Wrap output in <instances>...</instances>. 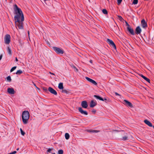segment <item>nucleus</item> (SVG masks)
Returning <instances> with one entry per match:
<instances>
[{
    "mask_svg": "<svg viewBox=\"0 0 154 154\" xmlns=\"http://www.w3.org/2000/svg\"><path fill=\"white\" fill-rule=\"evenodd\" d=\"M7 51L8 52V54L9 55H12V53H11V51L9 47H8Z\"/></svg>",
    "mask_w": 154,
    "mask_h": 154,
    "instance_id": "obj_20",
    "label": "nucleus"
},
{
    "mask_svg": "<svg viewBox=\"0 0 154 154\" xmlns=\"http://www.w3.org/2000/svg\"><path fill=\"white\" fill-rule=\"evenodd\" d=\"M6 1H7V0H5Z\"/></svg>",
    "mask_w": 154,
    "mask_h": 154,
    "instance_id": "obj_52",
    "label": "nucleus"
},
{
    "mask_svg": "<svg viewBox=\"0 0 154 154\" xmlns=\"http://www.w3.org/2000/svg\"><path fill=\"white\" fill-rule=\"evenodd\" d=\"M121 139L124 140H127L128 139V137L127 136H125L122 137V138Z\"/></svg>",
    "mask_w": 154,
    "mask_h": 154,
    "instance_id": "obj_25",
    "label": "nucleus"
},
{
    "mask_svg": "<svg viewBox=\"0 0 154 154\" xmlns=\"http://www.w3.org/2000/svg\"><path fill=\"white\" fill-rule=\"evenodd\" d=\"M49 73H50V74H51V75H55V74H54V73H52V72H49Z\"/></svg>",
    "mask_w": 154,
    "mask_h": 154,
    "instance_id": "obj_42",
    "label": "nucleus"
},
{
    "mask_svg": "<svg viewBox=\"0 0 154 154\" xmlns=\"http://www.w3.org/2000/svg\"><path fill=\"white\" fill-rule=\"evenodd\" d=\"M2 55H0V60H1V59L2 58Z\"/></svg>",
    "mask_w": 154,
    "mask_h": 154,
    "instance_id": "obj_41",
    "label": "nucleus"
},
{
    "mask_svg": "<svg viewBox=\"0 0 154 154\" xmlns=\"http://www.w3.org/2000/svg\"><path fill=\"white\" fill-rule=\"evenodd\" d=\"M142 31V30L140 26H137L136 28L135 31V34L137 35L140 34Z\"/></svg>",
    "mask_w": 154,
    "mask_h": 154,
    "instance_id": "obj_10",
    "label": "nucleus"
},
{
    "mask_svg": "<svg viewBox=\"0 0 154 154\" xmlns=\"http://www.w3.org/2000/svg\"><path fill=\"white\" fill-rule=\"evenodd\" d=\"M144 123L150 127H152V124L147 119H145L144 121Z\"/></svg>",
    "mask_w": 154,
    "mask_h": 154,
    "instance_id": "obj_16",
    "label": "nucleus"
},
{
    "mask_svg": "<svg viewBox=\"0 0 154 154\" xmlns=\"http://www.w3.org/2000/svg\"><path fill=\"white\" fill-rule=\"evenodd\" d=\"M44 90H45V91H47V89H44Z\"/></svg>",
    "mask_w": 154,
    "mask_h": 154,
    "instance_id": "obj_46",
    "label": "nucleus"
},
{
    "mask_svg": "<svg viewBox=\"0 0 154 154\" xmlns=\"http://www.w3.org/2000/svg\"><path fill=\"white\" fill-rule=\"evenodd\" d=\"M104 101H105V102H106V101L107 100V99L106 98H105L104 99H103Z\"/></svg>",
    "mask_w": 154,
    "mask_h": 154,
    "instance_id": "obj_43",
    "label": "nucleus"
},
{
    "mask_svg": "<svg viewBox=\"0 0 154 154\" xmlns=\"http://www.w3.org/2000/svg\"><path fill=\"white\" fill-rule=\"evenodd\" d=\"M123 103L127 106L130 107L131 108L133 107V106L132 104L128 100H124L123 101Z\"/></svg>",
    "mask_w": 154,
    "mask_h": 154,
    "instance_id": "obj_9",
    "label": "nucleus"
},
{
    "mask_svg": "<svg viewBox=\"0 0 154 154\" xmlns=\"http://www.w3.org/2000/svg\"><path fill=\"white\" fill-rule=\"evenodd\" d=\"M141 26L144 28L146 29L147 27V23L146 22L145 20L144 19H143L142 20L141 22Z\"/></svg>",
    "mask_w": 154,
    "mask_h": 154,
    "instance_id": "obj_7",
    "label": "nucleus"
},
{
    "mask_svg": "<svg viewBox=\"0 0 154 154\" xmlns=\"http://www.w3.org/2000/svg\"><path fill=\"white\" fill-rule=\"evenodd\" d=\"M81 106L84 108H87L88 106V104L87 102L84 100L82 102Z\"/></svg>",
    "mask_w": 154,
    "mask_h": 154,
    "instance_id": "obj_13",
    "label": "nucleus"
},
{
    "mask_svg": "<svg viewBox=\"0 0 154 154\" xmlns=\"http://www.w3.org/2000/svg\"><path fill=\"white\" fill-rule=\"evenodd\" d=\"M88 131L90 132L91 133H97L99 132V131L96 130H89Z\"/></svg>",
    "mask_w": 154,
    "mask_h": 154,
    "instance_id": "obj_21",
    "label": "nucleus"
},
{
    "mask_svg": "<svg viewBox=\"0 0 154 154\" xmlns=\"http://www.w3.org/2000/svg\"><path fill=\"white\" fill-rule=\"evenodd\" d=\"M19 148H17V150H19Z\"/></svg>",
    "mask_w": 154,
    "mask_h": 154,
    "instance_id": "obj_47",
    "label": "nucleus"
},
{
    "mask_svg": "<svg viewBox=\"0 0 154 154\" xmlns=\"http://www.w3.org/2000/svg\"><path fill=\"white\" fill-rule=\"evenodd\" d=\"M17 68V66H14L10 70V72H13L14 70L15 69H16Z\"/></svg>",
    "mask_w": 154,
    "mask_h": 154,
    "instance_id": "obj_30",
    "label": "nucleus"
},
{
    "mask_svg": "<svg viewBox=\"0 0 154 154\" xmlns=\"http://www.w3.org/2000/svg\"><path fill=\"white\" fill-rule=\"evenodd\" d=\"M52 149L50 148L48 149L47 151V152H50L52 150Z\"/></svg>",
    "mask_w": 154,
    "mask_h": 154,
    "instance_id": "obj_38",
    "label": "nucleus"
},
{
    "mask_svg": "<svg viewBox=\"0 0 154 154\" xmlns=\"http://www.w3.org/2000/svg\"><path fill=\"white\" fill-rule=\"evenodd\" d=\"M58 87L60 89H63V83H60L59 84Z\"/></svg>",
    "mask_w": 154,
    "mask_h": 154,
    "instance_id": "obj_19",
    "label": "nucleus"
},
{
    "mask_svg": "<svg viewBox=\"0 0 154 154\" xmlns=\"http://www.w3.org/2000/svg\"><path fill=\"white\" fill-rule=\"evenodd\" d=\"M91 83L93 84V85H97V83L94 80H93L91 82Z\"/></svg>",
    "mask_w": 154,
    "mask_h": 154,
    "instance_id": "obj_29",
    "label": "nucleus"
},
{
    "mask_svg": "<svg viewBox=\"0 0 154 154\" xmlns=\"http://www.w3.org/2000/svg\"><path fill=\"white\" fill-rule=\"evenodd\" d=\"M115 94L116 95L120 96V95L117 92H115Z\"/></svg>",
    "mask_w": 154,
    "mask_h": 154,
    "instance_id": "obj_40",
    "label": "nucleus"
},
{
    "mask_svg": "<svg viewBox=\"0 0 154 154\" xmlns=\"http://www.w3.org/2000/svg\"><path fill=\"white\" fill-rule=\"evenodd\" d=\"M153 128L154 129V126H153Z\"/></svg>",
    "mask_w": 154,
    "mask_h": 154,
    "instance_id": "obj_50",
    "label": "nucleus"
},
{
    "mask_svg": "<svg viewBox=\"0 0 154 154\" xmlns=\"http://www.w3.org/2000/svg\"><path fill=\"white\" fill-rule=\"evenodd\" d=\"M107 42L110 45L112 46L113 48L115 49H116V45L112 40L109 38H107Z\"/></svg>",
    "mask_w": 154,
    "mask_h": 154,
    "instance_id": "obj_5",
    "label": "nucleus"
},
{
    "mask_svg": "<svg viewBox=\"0 0 154 154\" xmlns=\"http://www.w3.org/2000/svg\"><path fill=\"white\" fill-rule=\"evenodd\" d=\"M125 23L126 25L127 26V27H130L131 26H130V25L128 24V23L127 22L125 21Z\"/></svg>",
    "mask_w": 154,
    "mask_h": 154,
    "instance_id": "obj_35",
    "label": "nucleus"
},
{
    "mask_svg": "<svg viewBox=\"0 0 154 154\" xmlns=\"http://www.w3.org/2000/svg\"><path fill=\"white\" fill-rule=\"evenodd\" d=\"M20 17H21V16L15 15L14 16V18L16 27L17 28V26L19 29H23V21H22L21 20V21L20 20Z\"/></svg>",
    "mask_w": 154,
    "mask_h": 154,
    "instance_id": "obj_1",
    "label": "nucleus"
},
{
    "mask_svg": "<svg viewBox=\"0 0 154 154\" xmlns=\"http://www.w3.org/2000/svg\"><path fill=\"white\" fill-rule=\"evenodd\" d=\"M140 75L143 78L144 80H145L147 82H148L149 83H150V79L146 78V77L145 76L143 75L142 74H140Z\"/></svg>",
    "mask_w": 154,
    "mask_h": 154,
    "instance_id": "obj_17",
    "label": "nucleus"
},
{
    "mask_svg": "<svg viewBox=\"0 0 154 154\" xmlns=\"http://www.w3.org/2000/svg\"><path fill=\"white\" fill-rule=\"evenodd\" d=\"M65 138L66 140H68L69 138V135L68 133H65Z\"/></svg>",
    "mask_w": 154,
    "mask_h": 154,
    "instance_id": "obj_23",
    "label": "nucleus"
},
{
    "mask_svg": "<svg viewBox=\"0 0 154 154\" xmlns=\"http://www.w3.org/2000/svg\"><path fill=\"white\" fill-rule=\"evenodd\" d=\"M7 91L8 93L11 94H14L15 93V91L13 88H8L7 89Z\"/></svg>",
    "mask_w": 154,
    "mask_h": 154,
    "instance_id": "obj_14",
    "label": "nucleus"
},
{
    "mask_svg": "<svg viewBox=\"0 0 154 154\" xmlns=\"http://www.w3.org/2000/svg\"><path fill=\"white\" fill-rule=\"evenodd\" d=\"M90 62L91 63H92V61L91 60H90Z\"/></svg>",
    "mask_w": 154,
    "mask_h": 154,
    "instance_id": "obj_45",
    "label": "nucleus"
},
{
    "mask_svg": "<svg viewBox=\"0 0 154 154\" xmlns=\"http://www.w3.org/2000/svg\"><path fill=\"white\" fill-rule=\"evenodd\" d=\"M16 61H18V60L17 59V57L16 58Z\"/></svg>",
    "mask_w": 154,
    "mask_h": 154,
    "instance_id": "obj_44",
    "label": "nucleus"
},
{
    "mask_svg": "<svg viewBox=\"0 0 154 154\" xmlns=\"http://www.w3.org/2000/svg\"><path fill=\"white\" fill-rule=\"evenodd\" d=\"M118 18L121 21H122L123 20V19L122 17L119 15L118 16Z\"/></svg>",
    "mask_w": 154,
    "mask_h": 154,
    "instance_id": "obj_31",
    "label": "nucleus"
},
{
    "mask_svg": "<svg viewBox=\"0 0 154 154\" xmlns=\"http://www.w3.org/2000/svg\"><path fill=\"white\" fill-rule=\"evenodd\" d=\"M16 152H17L16 151H14L10 153L9 154H15L16 153Z\"/></svg>",
    "mask_w": 154,
    "mask_h": 154,
    "instance_id": "obj_39",
    "label": "nucleus"
},
{
    "mask_svg": "<svg viewBox=\"0 0 154 154\" xmlns=\"http://www.w3.org/2000/svg\"><path fill=\"white\" fill-rule=\"evenodd\" d=\"M48 91H50V92L51 93V94H54V95H57V92L55 90H54L51 87H49L48 88Z\"/></svg>",
    "mask_w": 154,
    "mask_h": 154,
    "instance_id": "obj_12",
    "label": "nucleus"
},
{
    "mask_svg": "<svg viewBox=\"0 0 154 154\" xmlns=\"http://www.w3.org/2000/svg\"><path fill=\"white\" fill-rule=\"evenodd\" d=\"M122 0H117V4L118 5H119L120 3H121L122 2Z\"/></svg>",
    "mask_w": 154,
    "mask_h": 154,
    "instance_id": "obj_34",
    "label": "nucleus"
},
{
    "mask_svg": "<svg viewBox=\"0 0 154 154\" xmlns=\"http://www.w3.org/2000/svg\"><path fill=\"white\" fill-rule=\"evenodd\" d=\"M78 110L82 114L87 115L88 114V112L84 110L81 107H79L78 109Z\"/></svg>",
    "mask_w": 154,
    "mask_h": 154,
    "instance_id": "obj_11",
    "label": "nucleus"
},
{
    "mask_svg": "<svg viewBox=\"0 0 154 154\" xmlns=\"http://www.w3.org/2000/svg\"><path fill=\"white\" fill-rule=\"evenodd\" d=\"M102 12L105 14H107L108 13L106 9H103L102 10Z\"/></svg>",
    "mask_w": 154,
    "mask_h": 154,
    "instance_id": "obj_27",
    "label": "nucleus"
},
{
    "mask_svg": "<svg viewBox=\"0 0 154 154\" xmlns=\"http://www.w3.org/2000/svg\"><path fill=\"white\" fill-rule=\"evenodd\" d=\"M23 73L22 71L21 70H19L17 71L16 74L17 75H20Z\"/></svg>",
    "mask_w": 154,
    "mask_h": 154,
    "instance_id": "obj_22",
    "label": "nucleus"
},
{
    "mask_svg": "<svg viewBox=\"0 0 154 154\" xmlns=\"http://www.w3.org/2000/svg\"><path fill=\"white\" fill-rule=\"evenodd\" d=\"M127 29L131 35H135V33L134 31V29L131 27V26L130 27H127Z\"/></svg>",
    "mask_w": 154,
    "mask_h": 154,
    "instance_id": "obj_8",
    "label": "nucleus"
},
{
    "mask_svg": "<svg viewBox=\"0 0 154 154\" xmlns=\"http://www.w3.org/2000/svg\"><path fill=\"white\" fill-rule=\"evenodd\" d=\"M62 92L65 93L66 94H67L68 92V91H67V90H63Z\"/></svg>",
    "mask_w": 154,
    "mask_h": 154,
    "instance_id": "obj_36",
    "label": "nucleus"
},
{
    "mask_svg": "<svg viewBox=\"0 0 154 154\" xmlns=\"http://www.w3.org/2000/svg\"><path fill=\"white\" fill-rule=\"evenodd\" d=\"M63 150L62 149L59 150L58 151V154H63Z\"/></svg>",
    "mask_w": 154,
    "mask_h": 154,
    "instance_id": "obj_28",
    "label": "nucleus"
},
{
    "mask_svg": "<svg viewBox=\"0 0 154 154\" xmlns=\"http://www.w3.org/2000/svg\"><path fill=\"white\" fill-rule=\"evenodd\" d=\"M28 34H29V31H28Z\"/></svg>",
    "mask_w": 154,
    "mask_h": 154,
    "instance_id": "obj_49",
    "label": "nucleus"
},
{
    "mask_svg": "<svg viewBox=\"0 0 154 154\" xmlns=\"http://www.w3.org/2000/svg\"><path fill=\"white\" fill-rule=\"evenodd\" d=\"M97 104L93 100H92L91 101L90 103V107L91 108H93L96 106Z\"/></svg>",
    "mask_w": 154,
    "mask_h": 154,
    "instance_id": "obj_15",
    "label": "nucleus"
},
{
    "mask_svg": "<svg viewBox=\"0 0 154 154\" xmlns=\"http://www.w3.org/2000/svg\"><path fill=\"white\" fill-rule=\"evenodd\" d=\"M53 49L58 54H62L64 53V51L59 48L56 47H53Z\"/></svg>",
    "mask_w": 154,
    "mask_h": 154,
    "instance_id": "obj_4",
    "label": "nucleus"
},
{
    "mask_svg": "<svg viewBox=\"0 0 154 154\" xmlns=\"http://www.w3.org/2000/svg\"><path fill=\"white\" fill-rule=\"evenodd\" d=\"M138 3V0H134L133 2V4L134 5L137 4Z\"/></svg>",
    "mask_w": 154,
    "mask_h": 154,
    "instance_id": "obj_33",
    "label": "nucleus"
},
{
    "mask_svg": "<svg viewBox=\"0 0 154 154\" xmlns=\"http://www.w3.org/2000/svg\"><path fill=\"white\" fill-rule=\"evenodd\" d=\"M91 112L92 113L95 114L96 112V110L94 109L92 110Z\"/></svg>",
    "mask_w": 154,
    "mask_h": 154,
    "instance_id": "obj_37",
    "label": "nucleus"
},
{
    "mask_svg": "<svg viewBox=\"0 0 154 154\" xmlns=\"http://www.w3.org/2000/svg\"><path fill=\"white\" fill-rule=\"evenodd\" d=\"M51 154H56L54 153H52Z\"/></svg>",
    "mask_w": 154,
    "mask_h": 154,
    "instance_id": "obj_48",
    "label": "nucleus"
},
{
    "mask_svg": "<svg viewBox=\"0 0 154 154\" xmlns=\"http://www.w3.org/2000/svg\"><path fill=\"white\" fill-rule=\"evenodd\" d=\"M29 118V114L27 111H24L22 113V118L24 124L28 123Z\"/></svg>",
    "mask_w": 154,
    "mask_h": 154,
    "instance_id": "obj_3",
    "label": "nucleus"
},
{
    "mask_svg": "<svg viewBox=\"0 0 154 154\" xmlns=\"http://www.w3.org/2000/svg\"><path fill=\"white\" fill-rule=\"evenodd\" d=\"M11 41V37L9 35L7 34L5 36V42L6 44H9Z\"/></svg>",
    "mask_w": 154,
    "mask_h": 154,
    "instance_id": "obj_6",
    "label": "nucleus"
},
{
    "mask_svg": "<svg viewBox=\"0 0 154 154\" xmlns=\"http://www.w3.org/2000/svg\"><path fill=\"white\" fill-rule=\"evenodd\" d=\"M14 11L15 14H16V15L21 16V20L22 21H23L24 17L23 12L19 8L16 4L14 5Z\"/></svg>",
    "mask_w": 154,
    "mask_h": 154,
    "instance_id": "obj_2",
    "label": "nucleus"
},
{
    "mask_svg": "<svg viewBox=\"0 0 154 154\" xmlns=\"http://www.w3.org/2000/svg\"><path fill=\"white\" fill-rule=\"evenodd\" d=\"M85 79H87L88 82H90L91 83L92 80H93V79H91L87 77H85Z\"/></svg>",
    "mask_w": 154,
    "mask_h": 154,
    "instance_id": "obj_26",
    "label": "nucleus"
},
{
    "mask_svg": "<svg viewBox=\"0 0 154 154\" xmlns=\"http://www.w3.org/2000/svg\"><path fill=\"white\" fill-rule=\"evenodd\" d=\"M20 131L21 134L22 135L24 136L25 134V133L22 130L21 128L20 129Z\"/></svg>",
    "mask_w": 154,
    "mask_h": 154,
    "instance_id": "obj_32",
    "label": "nucleus"
},
{
    "mask_svg": "<svg viewBox=\"0 0 154 154\" xmlns=\"http://www.w3.org/2000/svg\"><path fill=\"white\" fill-rule=\"evenodd\" d=\"M94 97L96 98L97 99L99 100H100L104 101L103 99L99 96L97 95H94Z\"/></svg>",
    "mask_w": 154,
    "mask_h": 154,
    "instance_id": "obj_18",
    "label": "nucleus"
},
{
    "mask_svg": "<svg viewBox=\"0 0 154 154\" xmlns=\"http://www.w3.org/2000/svg\"><path fill=\"white\" fill-rule=\"evenodd\" d=\"M6 79H7V81L9 82H11V77L10 76H8L7 77Z\"/></svg>",
    "mask_w": 154,
    "mask_h": 154,
    "instance_id": "obj_24",
    "label": "nucleus"
},
{
    "mask_svg": "<svg viewBox=\"0 0 154 154\" xmlns=\"http://www.w3.org/2000/svg\"><path fill=\"white\" fill-rule=\"evenodd\" d=\"M37 88H38V89H39V88H38L37 87Z\"/></svg>",
    "mask_w": 154,
    "mask_h": 154,
    "instance_id": "obj_51",
    "label": "nucleus"
}]
</instances>
